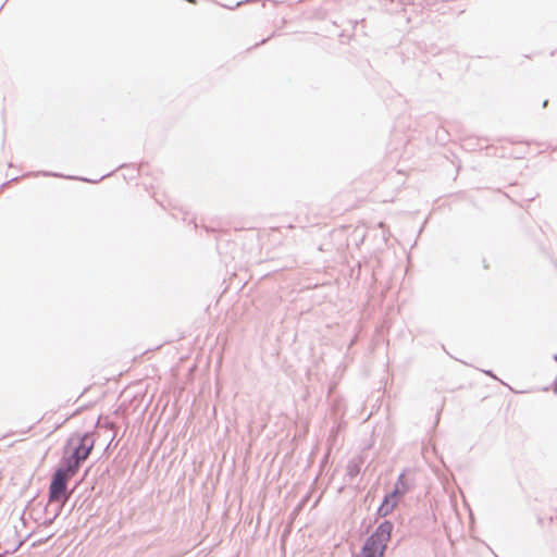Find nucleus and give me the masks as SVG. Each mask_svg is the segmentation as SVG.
Returning a JSON list of instances; mask_svg holds the SVG:
<instances>
[{
	"label": "nucleus",
	"mask_w": 557,
	"mask_h": 557,
	"mask_svg": "<svg viewBox=\"0 0 557 557\" xmlns=\"http://www.w3.org/2000/svg\"><path fill=\"white\" fill-rule=\"evenodd\" d=\"M408 491L409 484L405 480V474L401 473L398 476L393 490L389 493H387V495L398 502L405 494L408 493Z\"/></svg>",
	"instance_id": "obj_4"
},
{
	"label": "nucleus",
	"mask_w": 557,
	"mask_h": 557,
	"mask_svg": "<svg viewBox=\"0 0 557 557\" xmlns=\"http://www.w3.org/2000/svg\"><path fill=\"white\" fill-rule=\"evenodd\" d=\"M75 474V472L70 471L61 465H59L52 473L48 488L49 502L59 503V507L57 508L52 519H55L60 515L64 504L69 500V481Z\"/></svg>",
	"instance_id": "obj_2"
},
{
	"label": "nucleus",
	"mask_w": 557,
	"mask_h": 557,
	"mask_svg": "<svg viewBox=\"0 0 557 557\" xmlns=\"http://www.w3.org/2000/svg\"><path fill=\"white\" fill-rule=\"evenodd\" d=\"M554 360H555V361H557V354H556V355H554Z\"/></svg>",
	"instance_id": "obj_11"
},
{
	"label": "nucleus",
	"mask_w": 557,
	"mask_h": 557,
	"mask_svg": "<svg viewBox=\"0 0 557 557\" xmlns=\"http://www.w3.org/2000/svg\"><path fill=\"white\" fill-rule=\"evenodd\" d=\"M393 530L394 523L392 521L384 520L381 522L363 543L360 557H384Z\"/></svg>",
	"instance_id": "obj_3"
},
{
	"label": "nucleus",
	"mask_w": 557,
	"mask_h": 557,
	"mask_svg": "<svg viewBox=\"0 0 557 557\" xmlns=\"http://www.w3.org/2000/svg\"><path fill=\"white\" fill-rule=\"evenodd\" d=\"M547 104H548V100L546 99V100H544V101H543L542 107H543V108H546V107H547Z\"/></svg>",
	"instance_id": "obj_10"
},
{
	"label": "nucleus",
	"mask_w": 557,
	"mask_h": 557,
	"mask_svg": "<svg viewBox=\"0 0 557 557\" xmlns=\"http://www.w3.org/2000/svg\"><path fill=\"white\" fill-rule=\"evenodd\" d=\"M94 446L95 437L91 432L72 435L66 441L64 455L60 465L76 473L84 461L89 457Z\"/></svg>",
	"instance_id": "obj_1"
},
{
	"label": "nucleus",
	"mask_w": 557,
	"mask_h": 557,
	"mask_svg": "<svg viewBox=\"0 0 557 557\" xmlns=\"http://www.w3.org/2000/svg\"><path fill=\"white\" fill-rule=\"evenodd\" d=\"M110 175V173L106 174V175H102L99 180H88V178H85V177H75V176H72L71 178H74V180H79V181H83V182H91V183H97L106 177H108Z\"/></svg>",
	"instance_id": "obj_7"
},
{
	"label": "nucleus",
	"mask_w": 557,
	"mask_h": 557,
	"mask_svg": "<svg viewBox=\"0 0 557 557\" xmlns=\"http://www.w3.org/2000/svg\"><path fill=\"white\" fill-rule=\"evenodd\" d=\"M188 2L195 3L196 0H187Z\"/></svg>",
	"instance_id": "obj_12"
},
{
	"label": "nucleus",
	"mask_w": 557,
	"mask_h": 557,
	"mask_svg": "<svg viewBox=\"0 0 557 557\" xmlns=\"http://www.w3.org/2000/svg\"><path fill=\"white\" fill-rule=\"evenodd\" d=\"M484 373L487 374L488 376L497 380L496 375L491 370H486V371H484Z\"/></svg>",
	"instance_id": "obj_9"
},
{
	"label": "nucleus",
	"mask_w": 557,
	"mask_h": 557,
	"mask_svg": "<svg viewBox=\"0 0 557 557\" xmlns=\"http://www.w3.org/2000/svg\"><path fill=\"white\" fill-rule=\"evenodd\" d=\"M39 173L45 175V176H53V177L61 176L59 173H54V172H39Z\"/></svg>",
	"instance_id": "obj_8"
},
{
	"label": "nucleus",
	"mask_w": 557,
	"mask_h": 557,
	"mask_svg": "<svg viewBox=\"0 0 557 557\" xmlns=\"http://www.w3.org/2000/svg\"><path fill=\"white\" fill-rule=\"evenodd\" d=\"M0 557H4V554H0Z\"/></svg>",
	"instance_id": "obj_13"
},
{
	"label": "nucleus",
	"mask_w": 557,
	"mask_h": 557,
	"mask_svg": "<svg viewBox=\"0 0 557 557\" xmlns=\"http://www.w3.org/2000/svg\"><path fill=\"white\" fill-rule=\"evenodd\" d=\"M359 472H360L359 466L354 461H349L347 465V474L350 478H354V476H357L359 474Z\"/></svg>",
	"instance_id": "obj_6"
},
{
	"label": "nucleus",
	"mask_w": 557,
	"mask_h": 557,
	"mask_svg": "<svg viewBox=\"0 0 557 557\" xmlns=\"http://www.w3.org/2000/svg\"><path fill=\"white\" fill-rule=\"evenodd\" d=\"M397 500L389 497L387 494L384 496L381 505L379 506L377 510H376V515L379 517H386L387 515H389L394 508L396 507L397 505Z\"/></svg>",
	"instance_id": "obj_5"
}]
</instances>
